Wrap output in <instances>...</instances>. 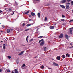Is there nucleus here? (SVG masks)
<instances>
[{
	"label": "nucleus",
	"instance_id": "nucleus-1",
	"mask_svg": "<svg viewBox=\"0 0 73 73\" xmlns=\"http://www.w3.org/2000/svg\"><path fill=\"white\" fill-rule=\"evenodd\" d=\"M45 45V41H43L41 42L40 45L41 46H44Z\"/></svg>",
	"mask_w": 73,
	"mask_h": 73
},
{
	"label": "nucleus",
	"instance_id": "nucleus-2",
	"mask_svg": "<svg viewBox=\"0 0 73 73\" xmlns=\"http://www.w3.org/2000/svg\"><path fill=\"white\" fill-rule=\"evenodd\" d=\"M66 7L67 9H69L70 8V7H69V5L68 4H66Z\"/></svg>",
	"mask_w": 73,
	"mask_h": 73
},
{
	"label": "nucleus",
	"instance_id": "nucleus-3",
	"mask_svg": "<svg viewBox=\"0 0 73 73\" xmlns=\"http://www.w3.org/2000/svg\"><path fill=\"white\" fill-rule=\"evenodd\" d=\"M24 51H21V52L18 54L19 56H20L21 55H23V54H24Z\"/></svg>",
	"mask_w": 73,
	"mask_h": 73
},
{
	"label": "nucleus",
	"instance_id": "nucleus-4",
	"mask_svg": "<svg viewBox=\"0 0 73 73\" xmlns=\"http://www.w3.org/2000/svg\"><path fill=\"white\" fill-rule=\"evenodd\" d=\"M66 1H67V0H63L61 1V3H66Z\"/></svg>",
	"mask_w": 73,
	"mask_h": 73
},
{
	"label": "nucleus",
	"instance_id": "nucleus-5",
	"mask_svg": "<svg viewBox=\"0 0 73 73\" xmlns=\"http://www.w3.org/2000/svg\"><path fill=\"white\" fill-rule=\"evenodd\" d=\"M48 48L47 47H45L44 48V51H46V50H48Z\"/></svg>",
	"mask_w": 73,
	"mask_h": 73
},
{
	"label": "nucleus",
	"instance_id": "nucleus-6",
	"mask_svg": "<svg viewBox=\"0 0 73 73\" xmlns=\"http://www.w3.org/2000/svg\"><path fill=\"white\" fill-rule=\"evenodd\" d=\"M32 24H28L27 25L26 27H29V26H31V25H33V24H34L35 23H32Z\"/></svg>",
	"mask_w": 73,
	"mask_h": 73
},
{
	"label": "nucleus",
	"instance_id": "nucleus-7",
	"mask_svg": "<svg viewBox=\"0 0 73 73\" xmlns=\"http://www.w3.org/2000/svg\"><path fill=\"white\" fill-rule=\"evenodd\" d=\"M65 37H66V38H69V37H70V36H68L67 34H66L65 35Z\"/></svg>",
	"mask_w": 73,
	"mask_h": 73
},
{
	"label": "nucleus",
	"instance_id": "nucleus-8",
	"mask_svg": "<svg viewBox=\"0 0 73 73\" xmlns=\"http://www.w3.org/2000/svg\"><path fill=\"white\" fill-rule=\"evenodd\" d=\"M54 26H51L50 27V28L51 29H54Z\"/></svg>",
	"mask_w": 73,
	"mask_h": 73
},
{
	"label": "nucleus",
	"instance_id": "nucleus-9",
	"mask_svg": "<svg viewBox=\"0 0 73 73\" xmlns=\"http://www.w3.org/2000/svg\"><path fill=\"white\" fill-rule=\"evenodd\" d=\"M40 0H36V1H34V3H38V2H40Z\"/></svg>",
	"mask_w": 73,
	"mask_h": 73
},
{
	"label": "nucleus",
	"instance_id": "nucleus-10",
	"mask_svg": "<svg viewBox=\"0 0 73 73\" xmlns=\"http://www.w3.org/2000/svg\"><path fill=\"white\" fill-rule=\"evenodd\" d=\"M66 56L67 57H70V54L69 53H67L66 54Z\"/></svg>",
	"mask_w": 73,
	"mask_h": 73
},
{
	"label": "nucleus",
	"instance_id": "nucleus-11",
	"mask_svg": "<svg viewBox=\"0 0 73 73\" xmlns=\"http://www.w3.org/2000/svg\"><path fill=\"white\" fill-rule=\"evenodd\" d=\"M59 38H62L63 37V34H60V36H59Z\"/></svg>",
	"mask_w": 73,
	"mask_h": 73
},
{
	"label": "nucleus",
	"instance_id": "nucleus-12",
	"mask_svg": "<svg viewBox=\"0 0 73 73\" xmlns=\"http://www.w3.org/2000/svg\"><path fill=\"white\" fill-rule=\"evenodd\" d=\"M56 59L57 60H60V56H58L56 58Z\"/></svg>",
	"mask_w": 73,
	"mask_h": 73
},
{
	"label": "nucleus",
	"instance_id": "nucleus-13",
	"mask_svg": "<svg viewBox=\"0 0 73 73\" xmlns=\"http://www.w3.org/2000/svg\"><path fill=\"white\" fill-rule=\"evenodd\" d=\"M53 64L55 66H58V64H57L55 62L53 63Z\"/></svg>",
	"mask_w": 73,
	"mask_h": 73
},
{
	"label": "nucleus",
	"instance_id": "nucleus-14",
	"mask_svg": "<svg viewBox=\"0 0 73 73\" xmlns=\"http://www.w3.org/2000/svg\"><path fill=\"white\" fill-rule=\"evenodd\" d=\"M60 7L62 8H64V9H65V6L63 5H60Z\"/></svg>",
	"mask_w": 73,
	"mask_h": 73
},
{
	"label": "nucleus",
	"instance_id": "nucleus-15",
	"mask_svg": "<svg viewBox=\"0 0 73 73\" xmlns=\"http://www.w3.org/2000/svg\"><path fill=\"white\" fill-rule=\"evenodd\" d=\"M37 15L38 16V17H39V18H40V17H41V15H40V13H38Z\"/></svg>",
	"mask_w": 73,
	"mask_h": 73
},
{
	"label": "nucleus",
	"instance_id": "nucleus-16",
	"mask_svg": "<svg viewBox=\"0 0 73 73\" xmlns=\"http://www.w3.org/2000/svg\"><path fill=\"white\" fill-rule=\"evenodd\" d=\"M7 32L8 33H9L10 32V29H7Z\"/></svg>",
	"mask_w": 73,
	"mask_h": 73
},
{
	"label": "nucleus",
	"instance_id": "nucleus-17",
	"mask_svg": "<svg viewBox=\"0 0 73 73\" xmlns=\"http://www.w3.org/2000/svg\"><path fill=\"white\" fill-rule=\"evenodd\" d=\"M62 58H65V55H62Z\"/></svg>",
	"mask_w": 73,
	"mask_h": 73
},
{
	"label": "nucleus",
	"instance_id": "nucleus-18",
	"mask_svg": "<svg viewBox=\"0 0 73 73\" xmlns=\"http://www.w3.org/2000/svg\"><path fill=\"white\" fill-rule=\"evenodd\" d=\"M28 13H29V11H28L26 12H25V13H24V15H26V14H28Z\"/></svg>",
	"mask_w": 73,
	"mask_h": 73
},
{
	"label": "nucleus",
	"instance_id": "nucleus-19",
	"mask_svg": "<svg viewBox=\"0 0 73 73\" xmlns=\"http://www.w3.org/2000/svg\"><path fill=\"white\" fill-rule=\"evenodd\" d=\"M6 71L8 73H9L10 72V70L9 69H7L6 70Z\"/></svg>",
	"mask_w": 73,
	"mask_h": 73
},
{
	"label": "nucleus",
	"instance_id": "nucleus-20",
	"mask_svg": "<svg viewBox=\"0 0 73 73\" xmlns=\"http://www.w3.org/2000/svg\"><path fill=\"white\" fill-rule=\"evenodd\" d=\"M35 13H34L33 12L31 13V15L32 16H35Z\"/></svg>",
	"mask_w": 73,
	"mask_h": 73
},
{
	"label": "nucleus",
	"instance_id": "nucleus-21",
	"mask_svg": "<svg viewBox=\"0 0 73 73\" xmlns=\"http://www.w3.org/2000/svg\"><path fill=\"white\" fill-rule=\"evenodd\" d=\"M44 41V39H42L41 40H40L38 42L39 43H40L41 41Z\"/></svg>",
	"mask_w": 73,
	"mask_h": 73
},
{
	"label": "nucleus",
	"instance_id": "nucleus-22",
	"mask_svg": "<svg viewBox=\"0 0 73 73\" xmlns=\"http://www.w3.org/2000/svg\"><path fill=\"white\" fill-rule=\"evenodd\" d=\"M15 73H18V71H17V69H15Z\"/></svg>",
	"mask_w": 73,
	"mask_h": 73
},
{
	"label": "nucleus",
	"instance_id": "nucleus-23",
	"mask_svg": "<svg viewBox=\"0 0 73 73\" xmlns=\"http://www.w3.org/2000/svg\"><path fill=\"white\" fill-rule=\"evenodd\" d=\"M3 45V48L4 49H5V44H4Z\"/></svg>",
	"mask_w": 73,
	"mask_h": 73
},
{
	"label": "nucleus",
	"instance_id": "nucleus-24",
	"mask_svg": "<svg viewBox=\"0 0 73 73\" xmlns=\"http://www.w3.org/2000/svg\"><path fill=\"white\" fill-rule=\"evenodd\" d=\"M41 69H44V65H42L41 66Z\"/></svg>",
	"mask_w": 73,
	"mask_h": 73
},
{
	"label": "nucleus",
	"instance_id": "nucleus-25",
	"mask_svg": "<svg viewBox=\"0 0 73 73\" xmlns=\"http://www.w3.org/2000/svg\"><path fill=\"white\" fill-rule=\"evenodd\" d=\"M29 30H30V29H29V28H28V29H25V31H29Z\"/></svg>",
	"mask_w": 73,
	"mask_h": 73
},
{
	"label": "nucleus",
	"instance_id": "nucleus-26",
	"mask_svg": "<svg viewBox=\"0 0 73 73\" xmlns=\"http://www.w3.org/2000/svg\"><path fill=\"white\" fill-rule=\"evenodd\" d=\"M16 62L17 64H19V60H17Z\"/></svg>",
	"mask_w": 73,
	"mask_h": 73
},
{
	"label": "nucleus",
	"instance_id": "nucleus-27",
	"mask_svg": "<svg viewBox=\"0 0 73 73\" xmlns=\"http://www.w3.org/2000/svg\"><path fill=\"white\" fill-rule=\"evenodd\" d=\"M43 36H39L38 37V38H42V37H43Z\"/></svg>",
	"mask_w": 73,
	"mask_h": 73
},
{
	"label": "nucleus",
	"instance_id": "nucleus-28",
	"mask_svg": "<svg viewBox=\"0 0 73 73\" xmlns=\"http://www.w3.org/2000/svg\"><path fill=\"white\" fill-rule=\"evenodd\" d=\"M7 57L8 58H9V59H11V57L10 56H8Z\"/></svg>",
	"mask_w": 73,
	"mask_h": 73
},
{
	"label": "nucleus",
	"instance_id": "nucleus-29",
	"mask_svg": "<svg viewBox=\"0 0 73 73\" xmlns=\"http://www.w3.org/2000/svg\"><path fill=\"white\" fill-rule=\"evenodd\" d=\"M28 36H27V37H26V41H27V42H28Z\"/></svg>",
	"mask_w": 73,
	"mask_h": 73
},
{
	"label": "nucleus",
	"instance_id": "nucleus-30",
	"mask_svg": "<svg viewBox=\"0 0 73 73\" xmlns=\"http://www.w3.org/2000/svg\"><path fill=\"white\" fill-rule=\"evenodd\" d=\"M44 20L45 21H46V20H47V17H45Z\"/></svg>",
	"mask_w": 73,
	"mask_h": 73
},
{
	"label": "nucleus",
	"instance_id": "nucleus-31",
	"mask_svg": "<svg viewBox=\"0 0 73 73\" xmlns=\"http://www.w3.org/2000/svg\"><path fill=\"white\" fill-rule=\"evenodd\" d=\"M25 66V64H23L22 66V68H23V67H24V66Z\"/></svg>",
	"mask_w": 73,
	"mask_h": 73
},
{
	"label": "nucleus",
	"instance_id": "nucleus-32",
	"mask_svg": "<svg viewBox=\"0 0 73 73\" xmlns=\"http://www.w3.org/2000/svg\"><path fill=\"white\" fill-rule=\"evenodd\" d=\"M65 15H62V18H65Z\"/></svg>",
	"mask_w": 73,
	"mask_h": 73
},
{
	"label": "nucleus",
	"instance_id": "nucleus-33",
	"mask_svg": "<svg viewBox=\"0 0 73 73\" xmlns=\"http://www.w3.org/2000/svg\"><path fill=\"white\" fill-rule=\"evenodd\" d=\"M38 26H37V27H35V28H37V30H38V29H40V28H38Z\"/></svg>",
	"mask_w": 73,
	"mask_h": 73
},
{
	"label": "nucleus",
	"instance_id": "nucleus-34",
	"mask_svg": "<svg viewBox=\"0 0 73 73\" xmlns=\"http://www.w3.org/2000/svg\"><path fill=\"white\" fill-rule=\"evenodd\" d=\"M72 21H73V19H72L71 20H70L69 21V23L70 22H72Z\"/></svg>",
	"mask_w": 73,
	"mask_h": 73
},
{
	"label": "nucleus",
	"instance_id": "nucleus-35",
	"mask_svg": "<svg viewBox=\"0 0 73 73\" xmlns=\"http://www.w3.org/2000/svg\"><path fill=\"white\" fill-rule=\"evenodd\" d=\"M9 10L10 11H12V9H11L9 8Z\"/></svg>",
	"mask_w": 73,
	"mask_h": 73
},
{
	"label": "nucleus",
	"instance_id": "nucleus-36",
	"mask_svg": "<svg viewBox=\"0 0 73 73\" xmlns=\"http://www.w3.org/2000/svg\"><path fill=\"white\" fill-rule=\"evenodd\" d=\"M70 32L71 34H72V30H70Z\"/></svg>",
	"mask_w": 73,
	"mask_h": 73
},
{
	"label": "nucleus",
	"instance_id": "nucleus-37",
	"mask_svg": "<svg viewBox=\"0 0 73 73\" xmlns=\"http://www.w3.org/2000/svg\"><path fill=\"white\" fill-rule=\"evenodd\" d=\"M15 3L17 5L18 4V3H17L16 1H15Z\"/></svg>",
	"mask_w": 73,
	"mask_h": 73
},
{
	"label": "nucleus",
	"instance_id": "nucleus-38",
	"mask_svg": "<svg viewBox=\"0 0 73 73\" xmlns=\"http://www.w3.org/2000/svg\"><path fill=\"white\" fill-rule=\"evenodd\" d=\"M71 1V0H67V1L68 2H69V1Z\"/></svg>",
	"mask_w": 73,
	"mask_h": 73
},
{
	"label": "nucleus",
	"instance_id": "nucleus-39",
	"mask_svg": "<svg viewBox=\"0 0 73 73\" xmlns=\"http://www.w3.org/2000/svg\"><path fill=\"white\" fill-rule=\"evenodd\" d=\"M22 25L23 27H24V25H25V23H23Z\"/></svg>",
	"mask_w": 73,
	"mask_h": 73
},
{
	"label": "nucleus",
	"instance_id": "nucleus-40",
	"mask_svg": "<svg viewBox=\"0 0 73 73\" xmlns=\"http://www.w3.org/2000/svg\"><path fill=\"white\" fill-rule=\"evenodd\" d=\"M2 72V69H0V72Z\"/></svg>",
	"mask_w": 73,
	"mask_h": 73
},
{
	"label": "nucleus",
	"instance_id": "nucleus-41",
	"mask_svg": "<svg viewBox=\"0 0 73 73\" xmlns=\"http://www.w3.org/2000/svg\"><path fill=\"white\" fill-rule=\"evenodd\" d=\"M2 27H3V28H4V25H2Z\"/></svg>",
	"mask_w": 73,
	"mask_h": 73
},
{
	"label": "nucleus",
	"instance_id": "nucleus-42",
	"mask_svg": "<svg viewBox=\"0 0 73 73\" xmlns=\"http://www.w3.org/2000/svg\"><path fill=\"white\" fill-rule=\"evenodd\" d=\"M73 29V27L70 28L69 29Z\"/></svg>",
	"mask_w": 73,
	"mask_h": 73
},
{
	"label": "nucleus",
	"instance_id": "nucleus-43",
	"mask_svg": "<svg viewBox=\"0 0 73 73\" xmlns=\"http://www.w3.org/2000/svg\"><path fill=\"white\" fill-rule=\"evenodd\" d=\"M71 4L73 5V1H71Z\"/></svg>",
	"mask_w": 73,
	"mask_h": 73
},
{
	"label": "nucleus",
	"instance_id": "nucleus-44",
	"mask_svg": "<svg viewBox=\"0 0 73 73\" xmlns=\"http://www.w3.org/2000/svg\"><path fill=\"white\" fill-rule=\"evenodd\" d=\"M62 21H65V20L64 19H61Z\"/></svg>",
	"mask_w": 73,
	"mask_h": 73
},
{
	"label": "nucleus",
	"instance_id": "nucleus-45",
	"mask_svg": "<svg viewBox=\"0 0 73 73\" xmlns=\"http://www.w3.org/2000/svg\"><path fill=\"white\" fill-rule=\"evenodd\" d=\"M33 40V39H31L30 40V41H32Z\"/></svg>",
	"mask_w": 73,
	"mask_h": 73
},
{
	"label": "nucleus",
	"instance_id": "nucleus-46",
	"mask_svg": "<svg viewBox=\"0 0 73 73\" xmlns=\"http://www.w3.org/2000/svg\"><path fill=\"white\" fill-rule=\"evenodd\" d=\"M2 12V11L1 10H0V13H1Z\"/></svg>",
	"mask_w": 73,
	"mask_h": 73
},
{
	"label": "nucleus",
	"instance_id": "nucleus-47",
	"mask_svg": "<svg viewBox=\"0 0 73 73\" xmlns=\"http://www.w3.org/2000/svg\"><path fill=\"white\" fill-rule=\"evenodd\" d=\"M48 68L49 69H52V68L49 67H48Z\"/></svg>",
	"mask_w": 73,
	"mask_h": 73
},
{
	"label": "nucleus",
	"instance_id": "nucleus-48",
	"mask_svg": "<svg viewBox=\"0 0 73 73\" xmlns=\"http://www.w3.org/2000/svg\"><path fill=\"white\" fill-rule=\"evenodd\" d=\"M22 46H25V45H22Z\"/></svg>",
	"mask_w": 73,
	"mask_h": 73
},
{
	"label": "nucleus",
	"instance_id": "nucleus-49",
	"mask_svg": "<svg viewBox=\"0 0 73 73\" xmlns=\"http://www.w3.org/2000/svg\"><path fill=\"white\" fill-rule=\"evenodd\" d=\"M12 73H15V72H13V71H12Z\"/></svg>",
	"mask_w": 73,
	"mask_h": 73
},
{
	"label": "nucleus",
	"instance_id": "nucleus-50",
	"mask_svg": "<svg viewBox=\"0 0 73 73\" xmlns=\"http://www.w3.org/2000/svg\"><path fill=\"white\" fill-rule=\"evenodd\" d=\"M31 20H31V19L29 20V21H31Z\"/></svg>",
	"mask_w": 73,
	"mask_h": 73
},
{
	"label": "nucleus",
	"instance_id": "nucleus-51",
	"mask_svg": "<svg viewBox=\"0 0 73 73\" xmlns=\"http://www.w3.org/2000/svg\"><path fill=\"white\" fill-rule=\"evenodd\" d=\"M29 17H31V15H29Z\"/></svg>",
	"mask_w": 73,
	"mask_h": 73
},
{
	"label": "nucleus",
	"instance_id": "nucleus-52",
	"mask_svg": "<svg viewBox=\"0 0 73 73\" xmlns=\"http://www.w3.org/2000/svg\"><path fill=\"white\" fill-rule=\"evenodd\" d=\"M67 4H70V3H68Z\"/></svg>",
	"mask_w": 73,
	"mask_h": 73
},
{
	"label": "nucleus",
	"instance_id": "nucleus-53",
	"mask_svg": "<svg viewBox=\"0 0 73 73\" xmlns=\"http://www.w3.org/2000/svg\"><path fill=\"white\" fill-rule=\"evenodd\" d=\"M0 32H3V31H1Z\"/></svg>",
	"mask_w": 73,
	"mask_h": 73
},
{
	"label": "nucleus",
	"instance_id": "nucleus-54",
	"mask_svg": "<svg viewBox=\"0 0 73 73\" xmlns=\"http://www.w3.org/2000/svg\"><path fill=\"white\" fill-rule=\"evenodd\" d=\"M70 45L71 46H72V43H70Z\"/></svg>",
	"mask_w": 73,
	"mask_h": 73
},
{
	"label": "nucleus",
	"instance_id": "nucleus-55",
	"mask_svg": "<svg viewBox=\"0 0 73 73\" xmlns=\"http://www.w3.org/2000/svg\"><path fill=\"white\" fill-rule=\"evenodd\" d=\"M36 57H37V56H36L34 58H36Z\"/></svg>",
	"mask_w": 73,
	"mask_h": 73
},
{
	"label": "nucleus",
	"instance_id": "nucleus-56",
	"mask_svg": "<svg viewBox=\"0 0 73 73\" xmlns=\"http://www.w3.org/2000/svg\"><path fill=\"white\" fill-rule=\"evenodd\" d=\"M19 31H22V30H19Z\"/></svg>",
	"mask_w": 73,
	"mask_h": 73
},
{
	"label": "nucleus",
	"instance_id": "nucleus-57",
	"mask_svg": "<svg viewBox=\"0 0 73 73\" xmlns=\"http://www.w3.org/2000/svg\"><path fill=\"white\" fill-rule=\"evenodd\" d=\"M3 42V41H1V42Z\"/></svg>",
	"mask_w": 73,
	"mask_h": 73
},
{
	"label": "nucleus",
	"instance_id": "nucleus-58",
	"mask_svg": "<svg viewBox=\"0 0 73 73\" xmlns=\"http://www.w3.org/2000/svg\"><path fill=\"white\" fill-rule=\"evenodd\" d=\"M13 14H14V12L13 13Z\"/></svg>",
	"mask_w": 73,
	"mask_h": 73
},
{
	"label": "nucleus",
	"instance_id": "nucleus-59",
	"mask_svg": "<svg viewBox=\"0 0 73 73\" xmlns=\"http://www.w3.org/2000/svg\"><path fill=\"white\" fill-rule=\"evenodd\" d=\"M5 9V10H6V9Z\"/></svg>",
	"mask_w": 73,
	"mask_h": 73
},
{
	"label": "nucleus",
	"instance_id": "nucleus-60",
	"mask_svg": "<svg viewBox=\"0 0 73 73\" xmlns=\"http://www.w3.org/2000/svg\"><path fill=\"white\" fill-rule=\"evenodd\" d=\"M11 31H12L13 30H12V29H11Z\"/></svg>",
	"mask_w": 73,
	"mask_h": 73
},
{
	"label": "nucleus",
	"instance_id": "nucleus-61",
	"mask_svg": "<svg viewBox=\"0 0 73 73\" xmlns=\"http://www.w3.org/2000/svg\"><path fill=\"white\" fill-rule=\"evenodd\" d=\"M1 47V46H0V48Z\"/></svg>",
	"mask_w": 73,
	"mask_h": 73
},
{
	"label": "nucleus",
	"instance_id": "nucleus-62",
	"mask_svg": "<svg viewBox=\"0 0 73 73\" xmlns=\"http://www.w3.org/2000/svg\"><path fill=\"white\" fill-rule=\"evenodd\" d=\"M72 12L73 13V10H72Z\"/></svg>",
	"mask_w": 73,
	"mask_h": 73
},
{
	"label": "nucleus",
	"instance_id": "nucleus-63",
	"mask_svg": "<svg viewBox=\"0 0 73 73\" xmlns=\"http://www.w3.org/2000/svg\"><path fill=\"white\" fill-rule=\"evenodd\" d=\"M73 47V46H72V48Z\"/></svg>",
	"mask_w": 73,
	"mask_h": 73
}]
</instances>
